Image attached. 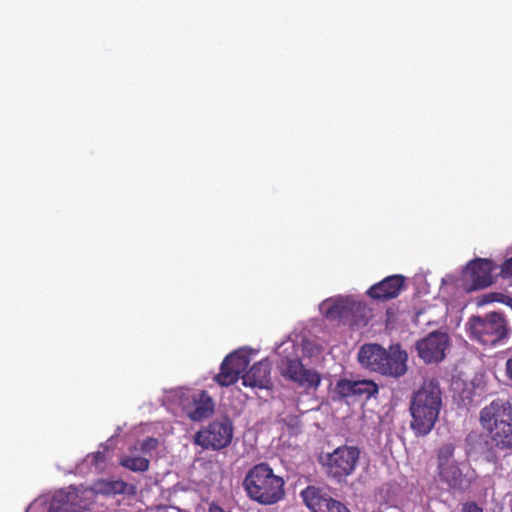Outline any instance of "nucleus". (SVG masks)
<instances>
[{
  "label": "nucleus",
  "mask_w": 512,
  "mask_h": 512,
  "mask_svg": "<svg viewBox=\"0 0 512 512\" xmlns=\"http://www.w3.org/2000/svg\"><path fill=\"white\" fill-rule=\"evenodd\" d=\"M405 288V277L395 274L372 285L366 294L373 300L385 302L398 297Z\"/></svg>",
  "instance_id": "12"
},
{
  "label": "nucleus",
  "mask_w": 512,
  "mask_h": 512,
  "mask_svg": "<svg viewBox=\"0 0 512 512\" xmlns=\"http://www.w3.org/2000/svg\"><path fill=\"white\" fill-rule=\"evenodd\" d=\"M65 498L66 495L62 492L56 494L51 500L49 512H72L71 506Z\"/></svg>",
  "instance_id": "22"
},
{
  "label": "nucleus",
  "mask_w": 512,
  "mask_h": 512,
  "mask_svg": "<svg viewBox=\"0 0 512 512\" xmlns=\"http://www.w3.org/2000/svg\"><path fill=\"white\" fill-rule=\"evenodd\" d=\"M448 346L449 336L444 332L434 331L419 340L416 349L425 363H436L444 359Z\"/></svg>",
  "instance_id": "11"
},
{
  "label": "nucleus",
  "mask_w": 512,
  "mask_h": 512,
  "mask_svg": "<svg viewBox=\"0 0 512 512\" xmlns=\"http://www.w3.org/2000/svg\"><path fill=\"white\" fill-rule=\"evenodd\" d=\"M506 375L510 380H512V358H509L506 361Z\"/></svg>",
  "instance_id": "31"
},
{
  "label": "nucleus",
  "mask_w": 512,
  "mask_h": 512,
  "mask_svg": "<svg viewBox=\"0 0 512 512\" xmlns=\"http://www.w3.org/2000/svg\"><path fill=\"white\" fill-rule=\"evenodd\" d=\"M107 486V490L109 492H112L114 494H122L126 491L127 483L124 482L123 480H113L108 482Z\"/></svg>",
  "instance_id": "26"
},
{
  "label": "nucleus",
  "mask_w": 512,
  "mask_h": 512,
  "mask_svg": "<svg viewBox=\"0 0 512 512\" xmlns=\"http://www.w3.org/2000/svg\"><path fill=\"white\" fill-rule=\"evenodd\" d=\"M271 365L267 359L256 362L242 375V384L246 387L269 389L272 386Z\"/></svg>",
  "instance_id": "14"
},
{
  "label": "nucleus",
  "mask_w": 512,
  "mask_h": 512,
  "mask_svg": "<svg viewBox=\"0 0 512 512\" xmlns=\"http://www.w3.org/2000/svg\"><path fill=\"white\" fill-rule=\"evenodd\" d=\"M320 310L328 320H337L352 326L366 322V305L350 296L328 298L321 303Z\"/></svg>",
  "instance_id": "7"
},
{
  "label": "nucleus",
  "mask_w": 512,
  "mask_h": 512,
  "mask_svg": "<svg viewBox=\"0 0 512 512\" xmlns=\"http://www.w3.org/2000/svg\"><path fill=\"white\" fill-rule=\"evenodd\" d=\"M92 462L98 465L105 462V455L103 452H97L92 455Z\"/></svg>",
  "instance_id": "30"
},
{
  "label": "nucleus",
  "mask_w": 512,
  "mask_h": 512,
  "mask_svg": "<svg viewBox=\"0 0 512 512\" xmlns=\"http://www.w3.org/2000/svg\"><path fill=\"white\" fill-rule=\"evenodd\" d=\"M496 267L494 261L488 258L470 260L463 270L464 290L472 292L491 286L494 282L492 273Z\"/></svg>",
  "instance_id": "8"
},
{
  "label": "nucleus",
  "mask_w": 512,
  "mask_h": 512,
  "mask_svg": "<svg viewBox=\"0 0 512 512\" xmlns=\"http://www.w3.org/2000/svg\"><path fill=\"white\" fill-rule=\"evenodd\" d=\"M378 391V385L372 380L354 381V396L369 399L372 396H375Z\"/></svg>",
  "instance_id": "20"
},
{
  "label": "nucleus",
  "mask_w": 512,
  "mask_h": 512,
  "mask_svg": "<svg viewBox=\"0 0 512 512\" xmlns=\"http://www.w3.org/2000/svg\"><path fill=\"white\" fill-rule=\"evenodd\" d=\"M159 441L157 438L148 437L144 439L140 444V450L143 453H151L158 447Z\"/></svg>",
  "instance_id": "25"
},
{
  "label": "nucleus",
  "mask_w": 512,
  "mask_h": 512,
  "mask_svg": "<svg viewBox=\"0 0 512 512\" xmlns=\"http://www.w3.org/2000/svg\"><path fill=\"white\" fill-rule=\"evenodd\" d=\"M455 445L445 443L437 450V476L440 482L450 489L457 491L467 490L472 483V475L469 471H463L459 463L454 459Z\"/></svg>",
  "instance_id": "5"
},
{
  "label": "nucleus",
  "mask_w": 512,
  "mask_h": 512,
  "mask_svg": "<svg viewBox=\"0 0 512 512\" xmlns=\"http://www.w3.org/2000/svg\"><path fill=\"white\" fill-rule=\"evenodd\" d=\"M239 379L237 373H235L230 366H225L223 361L220 366V372L214 377L216 383L222 387H228L235 384Z\"/></svg>",
  "instance_id": "21"
},
{
  "label": "nucleus",
  "mask_w": 512,
  "mask_h": 512,
  "mask_svg": "<svg viewBox=\"0 0 512 512\" xmlns=\"http://www.w3.org/2000/svg\"><path fill=\"white\" fill-rule=\"evenodd\" d=\"M214 411V402L207 391H201L197 399H194L193 407L188 415L193 421H201L208 418Z\"/></svg>",
  "instance_id": "17"
},
{
  "label": "nucleus",
  "mask_w": 512,
  "mask_h": 512,
  "mask_svg": "<svg viewBox=\"0 0 512 512\" xmlns=\"http://www.w3.org/2000/svg\"><path fill=\"white\" fill-rule=\"evenodd\" d=\"M408 356L399 346L384 349L379 344H365L358 352L360 364L384 376L399 378L407 372Z\"/></svg>",
  "instance_id": "3"
},
{
  "label": "nucleus",
  "mask_w": 512,
  "mask_h": 512,
  "mask_svg": "<svg viewBox=\"0 0 512 512\" xmlns=\"http://www.w3.org/2000/svg\"><path fill=\"white\" fill-rule=\"evenodd\" d=\"M120 466L132 472H146L150 467V460L145 457L123 455L119 459Z\"/></svg>",
  "instance_id": "19"
},
{
  "label": "nucleus",
  "mask_w": 512,
  "mask_h": 512,
  "mask_svg": "<svg viewBox=\"0 0 512 512\" xmlns=\"http://www.w3.org/2000/svg\"><path fill=\"white\" fill-rule=\"evenodd\" d=\"M512 417V405L508 400L496 399L485 406L480 412V423L487 430L504 420H510Z\"/></svg>",
  "instance_id": "13"
},
{
  "label": "nucleus",
  "mask_w": 512,
  "mask_h": 512,
  "mask_svg": "<svg viewBox=\"0 0 512 512\" xmlns=\"http://www.w3.org/2000/svg\"><path fill=\"white\" fill-rule=\"evenodd\" d=\"M462 512H483V509L475 502H466L463 504Z\"/></svg>",
  "instance_id": "29"
},
{
  "label": "nucleus",
  "mask_w": 512,
  "mask_h": 512,
  "mask_svg": "<svg viewBox=\"0 0 512 512\" xmlns=\"http://www.w3.org/2000/svg\"><path fill=\"white\" fill-rule=\"evenodd\" d=\"M223 361L225 362V366H230L240 377L250 364V357L244 350H238L227 355Z\"/></svg>",
  "instance_id": "18"
},
{
  "label": "nucleus",
  "mask_w": 512,
  "mask_h": 512,
  "mask_svg": "<svg viewBox=\"0 0 512 512\" xmlns=\"http://www.w3.org/2000/svg\"><path fill=\"white\" fill-rule=\"evenodd\" d=\"M500 274L504 278L512 277V257L502 263Z\"/></svg>",
  "instance_id": "27"
},
{
  "label": "nucleus",
  "mask_w": 512,
  "mask_h": 512,
  "mask_svg": "<svg viewBox=\"0 0 512 512\" xmlns=\"http://www.w3.org/2000/svg\"><path fill=\"white\" fill-rule=\"evenodd\" d=\"M466 326L470 338L484 346H495L507 339L510 333L507 320L497 312L472 316Z\"/></svg>",
  "instance_id": "4"
},
{
  "label": "nucleus",
  "mask_w": 512,
  "mask_h": 512,
  "mask_svg": "<svg viewBox=\"0 0 512 512\" xmlns=\"http://www.w3.org/2000/svg\"><path fill=\"white\" fill-rule=\"evenodd\" d=\"M159 512H169L168 508L161 509Z\"/></svg>",
  "instance_id": "32"
},
{
  "label": "nucleus",
  "mask_w": 512,
  "mask_h": 512,
  "mask_svg": "<svg viewBox=\"0 0 512 512\" xmlns=\"http://www.w3.org/2000/svg\"><path fill=\"white\" fill-rule=\"evenodd\" d=\"M506 296L502 293L491 292L482 295L479 303L481 305L489 304L493 302H505Z\"/></svg>",
  "instance_id": "24"
},
{
  "label": "nucleus",
  "mask_w": 512,
  "mask_h": 512,
  "mask_svg": "<svg viewBox=\"0 0 512 512\" xmlns=\"http://www.w3.org/2000/svg\"><path fill=\"white\" fill-rule=\"evenodd\" d=\"M325 512H350L349 509L340 501L332 502V505Z\"/></svg>",
  "instance_id": "28"
},
{
  "label": "nucleus",
  "mask_w": 512,
  "mask_h": 512,
  "mask_svg": "<svg viewBox=\"0 0 512 512\" xmlns=\"http://www.w3.org/2000/svg\"><path fill=\"white\" fill-rule=\"evenodd\" d=\"M442 407V391L435 378L425 379L413 392L409 411L410 427L416 436H426L434 428Z\"/></svg>",
  "instance_id": "1"
},
{
  "label": "nucleus",
  "mask_w": 512,
  "mask_h": 512,
  "mask_svg": "<svg viewBox=\"0 0 512 512\" xmlns=\"http://www.w3.org/2000/svg\"><path fill=\"white\" fill-rule=\"evenodd\" d=\"M300 495L311 512H325L336 501L322 488L312 485L302 490Z\"/></svg>",
  "instance_id": "15"
},
{
  "label": "nucleus",
  "mask_w": 512,
  "mask_h": 512,
  "mask_svg": "<svg viewBox=\"0 0 512 512\" xmlns=\"http://www.w3.org/2000/svg\"><path fill=\"white\" fill-rule=\"evenodd\" d=\"M335 393L341 398L354 396V381L339 379L335 385Z\"/></svg>",
  "instance_id": "23"
},
{
  "label": "nucleus",
  "mask_w": 512,
  "mask_h": 512,
  "mask_svg": "<svg viewBox=\"0 0 512 512\" xmlns=\"http://www.w3.org/2000/svg\"><path fill=\"white\" fill-rule=\"evenodd\" d=\"M284 486V479L265 462L251 467L243 481L247 496L261 505H274L281 501L285 496Z\"/></svg>",
  "instance_id": "2"
},
{
  "label": "nucleus",
  "mask_w": 512,
  "mask_h": 512,
  "mask_svg": "<svg viewBox=\"0 0 512 512\" xmlns=\"http://www.w3.org/2000/svg\"><path fill=\"white\" fill-rule=\"evenodd\" d=\"M491 440L498 448H512V417L501 424L487 429Z\"/></svg>",
  "instance_id": "16"
},
{
  "label": "nucleus",
  "mask_w": 512,
  "mask_h": 512,
  "mask_svg": "<svg viewBox=\"0 0 512 512\" xmlns=\"http://www.w3.org/2000/svg\"><path fill=\"white\" fill-rule=\"evenodd\" d=\"M232 437L233 426L228 420L213 421L195 434L194 441L205 449L220 450L231 443Z\"/></svg>",
  "instance_id": "9"
},
{
  "label": "nucleus",
  "mask_w": 512,
  "mask_h": 512,
  "mask_svg": "<svg viewBox=\"0 0 512 512\" xmlns=\"http://www.w3.org/2000/svg\"><path fill=\"white\" fill-rule=\"evenodd\" d=\"M281 374L306 390H315L321 383L320 373L314 369L305 368L299 359H286Z\"/></svg>",
  "instance_id": "10"
},
{
  "label": "nucleus",
  "mask_w": 512,
  "mask_h": 512,
  "mask_svg": "<svg viewBox=\"0 0 512 512\" xmlns=\"http://www.w3.org/2000/svg\"><path fill=\"white\" fill-rule=\"evenodd\" d=\"M360 450L355 446L343 445L321 457L326 476L337 483L345 482L358 465Z\"/></svg>",
  "instance_id": "6"
}]
</instances>
